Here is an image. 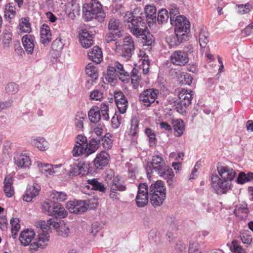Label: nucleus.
<instances>
[{"instance_id":"nucleus-63","label":"nucleus","mask_w":253,"mask_h":253,"mask_svg":"<svg viewBox=\"0 0 253 253\" xmlns=\"http://www.w3.org/2000/svg\"><path fill=\"white\" fill-rule=\"evenodd\" d=\"M90 98L91 100L100 101L103 98V94L98 90H94L90 93Z\"/></svg>"},{"instance_id":"nucleus-6","label":"nucleus","mask_w":253,"mask_h":253,"mask_svg":"<svg viewBox=\"0 0 253 253\" xmlns=\"http://www.w3.org/2000/svg\"><path fill=\"white\" fill-rule=\"evenodd\" d=\"M148 186L146 183H140L138 186L137 194L135 198L136 206L139 208L145 207L148 203Z\"/></svg>"},{"instance_id":"nucleus-13","label":"nucleus","mask_w":253,"mask_h":253,"mask_svg":"<svg viewBox=\"0 0 253 253\" xmlns=\"http://www.w3.org/2000/svg\"><path fill=\"white\" fill-rule=\"evenodd\" d=\"M115 103L120 113L124 114L128 107V100L124 93L121 91L114 92Z\"/></svg>"},{"instance_id":"nucleus-37","label":"nucleus","mask_w":253,"mask_h":253,"mask_svg":"<svg viewBox=\"0 0 253 253\" xmlns=\"http://www.w3.org/2000/svg\"><path fill=\"white\" fill-rule=\"evenodd\" d=\"M15 7L14 4L9 3L6 4L4 10V18L7 20H10L15 17Z\"/></svg>"},{"instance_id":"nucleus-8","label":"nucleus","mask_w":253,"mask_h":253,"mask_svg":"<svg viewBox=\"0 0 253 253\" xmlns=\"http://www.w3.org/2000/svg\"><path fill=\"white\" fill-rule=\"evenodd\" d=\"M158 95V90L154 88L144 90L139 95V100L146 107L150 106L155 102Z\"/></svg>"},{"instance_id":"nucleus-36","label":"nucleus","mask_w":253,"mask_h":253,"mask_svg":"<svg viewBox=\"0 0 253 253\" xmlns=\"http://www.w3.org/2000/svg\"><path fill=\"white\" fill-rule=\"evenodd\" d=\"M108 28L109 31L113 32H124L122 28L121 24L119 19L112 18L109 22Z\"/></svg>"},{"instance_id":"nucleus-40","label":"nucleus","mask_w":253,"mask_h":253,"mask_svg":"<svg viewBox=\"0 0 253 253\" xmlns=\"http://www.w3.org/2000/svg\"><path fill=\"white\" fill-rule=\"evenodd\" d=\"M64 44L61 42L60 39H56L54 40L52 44L51 48L52 50V54H55L56 57L59 56L60 52L63 48Z\"/></svg>"},{"instance_id":"nucleus-5","label":"nucleus","mask_w":253,"mask_h":253,"mask_svg":"<svg viewBox=\"0 0 253 253\" xmlns=\"http://www.w3.org/2000/svg\"><path fill=\"white\" fill-rule=\"evenodd\" d=\"M84 17L85 20L90 21L96 18L98 14L102 13V7L100 2L97 0H91L83 7Z\"/></svg>"},{"instance_id":"nucleus-29","label":"nucleus","mask_w":253,"mask_h":253,"mask_svg":"<svg viewBox=\"0 0 253 253\" xmlns=\"http://www.w3.org/2000/svg\"><path fill=\"white\" fill-rule=\"evenodd\" d=\"M105 179L109 186L112 185L121 183L118 176H116L114 171L109 169L106 171Z\"/></svg>"},{"instance_id":"nucleus-60","label":"nucleus","mask_w":253,"mask_h":253,"mask_svg":"<svg viewBox=\"0 0 253 253\" xmlns=\"http://www.w3.org/2000/svg\"><path fill=\"white\" fill-rule=\"evenodd\" d=\"M179 14V12L178 9L174 6H172V7L169 9V14L170 18V23L175 21V18L178 16H180Z\"/></svg>"},{"instance_id":"nucleus-51","label":"nucleus","mask_w":253,"mask_h":253,"mask_svg":"<svg viewBox=\"0 0 253 253\" xmlns=\"http://www.w3.org/2000/svg\"><path fill=\"white\" fill-rule=\"evenodd\" d=\"M110 137H111L110 134L108 133L99 138L100 139H101L102 141V144L105 149L109 150L112 147L113 140Z\"/></svg>"},{"instance_id":"nucleus-26","label":"nucleus","mask_w":253,"mask_h":253,"mask_svg":"<svg viewBox=\"0 0 253 253\" xmlns=\"http://www.w3.org/2000/svg\"><path fill=\"white\" fill-rule=\"evenodd\" d=\"M145 12L148 23H153L156 21L157 9L155 6L152 5H146Z\"/></svg>"},{"instance_id":"nucleus-1","label":"nucleus","mask_w":253,"mask_h":253,"mask_svg":"<svg viewBox=\"0 0 253 253\" xmlns=\"http://www.w3.org/2000/svg\"><path fill=\"white\" fill-rule=\"evenodd\" d=\"M217 169L220 177L216 174H212L211 185L216 194L222 195L230 189L231 182L235 177L236 172L233 169L226 166L217 167Z\"/></svg>"},{"instance_id":"nucleus-42","label":"nucleus","mask_w":253,"mask_h":253,"mask_svg":"<svg viewBox=\"0 0 253 253\" xmlns=\"http://www.w3.org/2000/svg\"><path fill=\"white\" fill-rule=\"evenodd\" d=\"M142 42L145 45L151 46L154 42V38L153 36L150 34L148 28L145 31V33H143V35H141Z\"/></svg>"},{"instance_id":"nucleus-10","label":"nucleus","mask_w":253,"mask_h":253,"mask_svg":"<svg viewBox=\"0 0 253 253\" xmlns=\"http://www.w3.org/2000/svg\"><path fill=\"white\" fill-rule=\"evenodd\" d=\"M88 205L83 201H70L66 204V208L70 212L75 214H81L86 211Z\"/></svg>"},{"instance_id":"nucleus-52","label":"nucleus","mask_w":253,"mask_h":253,"mask_svg":"<svg viewBox=\"0 0 253 253\" xmlns=\"http://www.w3.org/2000/svg\"><path fill=\"white\" fill-rule=\"evenodd\" d=\"M85 146L82 144H75L72 150V154L74 157H78L84 154L86 156V151Z\"/></svg>"},{"instance_id":"nucleus-4","label":"nucleus","mask_w":253,"mask_h":253,"mask_svg":"<svg viewBox=\"0 0 253 253\" xmlns=\"http://www.w3.org/2000/svg\"><path fill=\"white\" fill-rule=\"evenodd\" d=\"M192 91H188L187 89H182L178 93V99L175 104L174 110L178 113L183 114L185 113L188 107L191 104L192 99Z\"/></svg>"},{"instance_id":"nucleus-17","label":"nucleus","mask_w":253,"mask_h":253,"mask_svg":"<svg viewBox=\"0 0 253 253\" xmlns=\"http://www.w3.org/2000/svg\"><path fill=\"white\" fill-rule=\"evenodd\" d=\"M35 38L32 35H26L23 37L22 42L27 54H31L33 53L35 47Z\"/></svg>"},{"instance_id":"nucleus-31","label":"nucleus","mask_w":253,"mask_h":253,"mask_svg":"<svg viewBox=\"0 0 253 253\" xmlns=\"http://www.w3.org/2000/svg\"><path fill=\"white\" fill-rule=\"evenodd\" d=\"M174 130L175 135L177 137L181 136L185 130V124L181 119H177L172 123Z\"/></svg>"},{"instance_id":"nucleus-48","label":"nucleus","mask_w":253,"mask_h":253,"mask_svg":"<svg viewBox=\"0 0 253 253\" xmlns=\"http://www.w3.org/2000/svg\"><path fill=\"white\" fill-rule=\"evenodd\" d=\"M85 72L86 75L90 77L93 79L98 78V73L96 68L92 63H88L85 68Z\"/></svg>"},{"instance_id":"nucleus-33","label":"nucleus","mask_w":253,"mask_h":253,"mask_svg":"<svg viewBox=\"0 0 253 253\" xmlns=\"http://www.w3.org/2000/svg\"><path fill=\"white\" fill-rule=\"evenodd\" d=\"M150 195V202L153 206L155 207L162 205L166 197V194H157Z\"/></svg>"},{"instance_id":"nucleus-49","label":"nucleus","mask_w":253,"mask_h":253,"mask_svg":"<svg viewBox=\"0 0 253 253\" xmlns=\"http://www.w3.org/2000/svg\"><path fill=\"white\" fill-rule=\"evenodd\" d=\"M123 34L124 32L119 31L115 33L109 31L105 36V40L108 43L112 41H116L118 39L123 37Z\"/></svg>"},{"instance_id":"nucleus-56","label":"nucleus","mask_w":253,"mask_h":253,"mask_svg":"<svg viewBox=\"0 0 253 253\" xmlns=\"http://www.w3.org/2000/svg\"><path fill=\"white\" fill-rule=\"evenodd\" d=\"M70 233L69 226L64 223L61 224L60 227L57 229V233L59 236L67 237Z\"/></svg>"},{"instance_id":"nucleus-23","label":"nucleus","mask_w":253,"mask_h":253,"mask_svg":"<svg viewBox=\"0 0 253 253\" xmlns=\"http://www.w3.org/2000/svg\"><path fill=\"white\" fill-rule=\"evenodd\" d=\"M3 184V191L5 195L8 198L12 197L14 194L12 178L10 176L5 177Z\"/></svg>"},{"instance_id":"nucleus-14","label":"nucleus","mask_w":253,"mask_h":253,"mask_svg":"<svg viewBox=\"0 0 253 253\" xmlns=\"http://www.w3.org/2000/svg\"><path fill=\"white\" fill-rule=\"evenodd\" d=\"M14 164L19 169H29L31 165L29 156L25 154L17 153L14 157Z\"/></svg>"},{"instance_id":"nucleus-21","label":"nucleus","mask_w":253,"mask_h":253,"mask_svg":"<svg viewBox=\"0 0 253 253\" xmlns=\"http://www.w3.org/2000/svg\"><path fill=\"white\" fill-rule=\"evenodd\" d=\"M100 144V139L99 138H91L88 143L85 144L86 156L94 153L99 148Z\"/></svg>"},{"instance_id":"nucleus-24","label":"nucleus","mask_w":253,"mask_h":253,"mask_svg":"<svg viewBox=\"0 0 253 253\" xmlns=\"http://www.w3.org/2000/svg\"><path fill=\"white\" fill-rule=\"evenodd\" d=\"M38 166L39 167V169L42 173L46 176L50 175L56 172V170L55 169L59 168L58 166L50 164H45L42 163H39L37 162Z\"/></svg>"},{"instance_id":"nucleus-12","label":"nucleus","mask_w":253,"mask_h":253,"mask_svg":"<svg viewBox=\"0 0 253 253\" xmlns=\"http://www.w3.org/2000/svg\"><path fill=\"white\" fill-rule=\"evenodd\" d=\"M135 50L134 42L132 38L126 36L124 39L122 48V56L126 59L130 58Z\"/></svg>"},{"instance_id":"nucleus-44","label":"nucleus","mask_w":253,"mask_h":253,"mask_svg":"<svg viewBox=\"0 0 253 253\" xmlns=\"http://www.w3.org/2000/svg\"><path fill=\"white\" fill-rule=\"evenodd\" d=\"M179 83L181 85H190L192 83L193 78L191 75L187 73H182L178 76Z\"/></svg>"},{"instance_id":"nucleus-43","label":"nucleus","mask_w":253,"mask_h":253,"mask_svg":"<svg viewBox=\"0 0 253 253\" xmlns=\"http://www.w3.org/2000/svg\"><path fill=\"white\" fill-rule=\"evenodd\" d=\"M49 235L46 232H42L40 233L38 235L37 241L39 242L40 247H42L43 248L47 245V243L49 241Z\"/></svg>"},{"instance_id":"nucleus-16","label":"nucleus","mask_w":253,"mask_h":253,"mask_svg":"<svg viewBox=\"0 0 253 253\" xmlns=\"http://www.w3.org/2000/svg\"><path fill=\"white\" fill-rule=\"evenodd\" d=\"M188 38L185 34L175 33L172 34L166 38V41L170 47L180 44L181 42L186 41Z\"/></svg>"},{"instance_id":"nucleus-58","label":"nucleus","mask_w":253,"mask_h":253,"mask_svg":"<svg viewBox=\"0 0 253 253\" xmlns=\"http://www.w3.org/2000/svg\"><path fill=\"white\" fill-rule=\"evenodd\" d=\"M149 240L154 241L156 243L158 244L161 241V237L160 236V233L156 229H152L148 235Z\"/></svg>"},{"instance_id":"nucleus-25","label":"nucleus","mask_w":253,"mask_h":253,"mask_svg":"<svg viewBox=\"0 0 253 253\" xmlns=\"http://www.w3.org/2000/svg\"><path fill=\"white\" fill-rule=\"evenodd\" d=\"M110 187V193L109 196L113 200H119L120 199V194L117 191H124L126 189V186L122 183L112 185Z\"/></svg>"},{"instance_id":"nucleus-18","label":"nucleus","mask_w":253,"mask_h":253,"mask_svg":"<svg viewBox=\"0 0 253 253\" xmlns=\"http://www.w3.org/2000/svg\"><path fill=\"white\" fill-rule=\"evenodd\" d=\"M79 36L80 43L83 47L88 48L92 44V36L86 29H82Z\"/></svg>"},{"instance_id":"nucleus-53","label":"nucleus","mask_w":253,"mask_h":253,"mask_svg":"<svg viewBox=\"0 0 253 253\" xmlns=\"http://www.w3.org/2000/svg\"><path fill=\"white\" fill-rule=\"evenodd\" d=\"M140 80L137 70L133 69L131 72V80L134 88H137L139 85V82Z\"/></svg>"},{"instance_id":"nucleus-34","label":"nucleus","mask_w":253,"mask_h":253,"mask_svg":"<svg viewBox=\"0 0 253 253\" xmlns=\"http://www.w3.org/2000/svg\"><path fill=\"white\" fill-rule=\"evenodd\" d=\"M86 115L83 112H78L75 118V125L77 129L83 130Z\"/></svg>"},{"instance_id":"nucleus-20","label":"nucleus","mask_w":253,"mask_h":253,"mask_svg":"<svg viewBox=\"0 0 253 253\" xmlns=\"http://www.w3.org/2000/svg\"><path fill=\"white\" fill-rule=\"evenodd\" d=\"M35 235V232L33 230L27 229L21 233L19 240L22 245L26 246L30 244Z\"/></svg>"},{"instance_id":"nucleus-3","label":"nucleus","mask_w":253,"mask_h":253,"mask_svg":"<svg viewBox=\"0 0 253 253\" xmlns=\"http://www.w3.org/2000/svg\"><path fill=\"white\" fill-rule=\"evenodd\" d=\"M42 210L46 214L55 218H63L68 215V212L64 207L57 203L52 204L44 202L42 205Z\"/></svg>"},{"instance_id":"nucleus-61","label":"nucleus","mask_w":253,"mask_h":253,"mask_svg":"<svg viewBox=\"0 0 253 253\" xmlns=\"http://www.w3.org/2000/svg\"><path fill=\"white\" fill-rule=\"evenodd\" d=\"M252 6L249 3L245 5L241 4L238 5V12L241 14H244L249 13L251 9Z\"/></svg>"},{"instance_id":"nucleus-27","label":"nucleus","mask_w":253,"mask_h":253,"mask_svg":"<svg viewBox=\"0 0 253 253\" xmlns=\"http://www.w3.org/2000/svg\"><path fill=\"white\" fill-rule=\"evenodd\" d=\"M157 194H166V189L163 182L158 180L155 183L152 184L150 187V195Z\"/></svg>"},{"instance_id":"nucleus-64","label":"nucleus","mask_w":253,"mask_h":253,"mask_svg":"<svg viewBox=\"0 0 253 253\" xmlns=\"http://www.w3.org/2000/svg\"><path fill=\"white\" fill-rule=\"evenodd\" d=\"M189 253H201L199 245L198 243H194L190 244L188 250Z\"/></svg>"},{"instance_id":"nucleus-45","label":"nucleus","mask_w":253,"mask_h":253,"mask_svg":"<svg viewBox=\"0 0 253 253\" xmlns=\"http://www.w3.org/2000/svg\"><path fill=\"white\" fill-rule=\"evenodd\" d=\"M144 133L149 138L150 146H155L157 142V139L155 131L150 128H146L144 130Z\"/></svg>"},{"instance_id":"nucleus-22","label":"nucleus","mask_w":253,"mask_h":253,"mask_svg":"<svg viewBox=\"0 0 253 253\" xmlns=\"http://www.w3.org/2000/svg\"><path fill=\"white\" fill-rule=\"evenodd\" d=\"M88 56L90 60L93 62L98 64L102 60V53L101 48L97 46H94L88 53Z\"/></svg>"},{"instance_id":"nucleus-11","label":"nucleus","mask_w":253,"mask_h":253,"mask_svg":"<svg viewBox=\"0 0 253 253\" xmlns=\"http://www.w3.org/2000/svg\"><path fill=\"white\" fill-rule=\"evenodd\" d=\"M170 60L173 65L182 66L188 62L189 57L186 52L182 50H176L171 54Z\"/></svg>"},{"instance_id":"nucleus-7","label":"nucleus","mask_w":253,"mask_h":253,"mask_svg":"<svg viewBox=\"0 0 253 253\" xmlns=\"http://www.w3.org/2000/svg\"><path fill=\"white\" fill-rule=\"evenodd\" d=\"M170 24L174 26L175 33L185 34L188 38V34L190 31V26L189 21L186 17L178 16L175 18V21Z\"/></svg>"},{"instance_id":"nucleus-15","label":"nucleus","mask_w":253,"mask_h":253,"mask_svg":"<svg viewBox=\"0 0 253 253\" xmlns=\"http://www.w3.org/2000/svg\"><path fill=\"white\" fill-rule=\"evenodd\" d=\"M110 159L109 154L105 151H101L100 153L97 154L93 161L94 166L96 169H103L108 165Z\"/></svg>"},{"instance_id":"nucleus-50","label":"nucleus","mask_w":253,"mask_h":253,"mask_svg":"<svg viewBox=\"0 0 253 253\" xmlns=\"http://www.w3.org/2000/svg\"><path fill=\"white\" fill-rule=\"evenodd\" d=\"M10 224L11 225L12 236L14 238H15L20 228L19 219L17 218H12L10 220Z\"/></svg>"},{"instance_id":"nucleus-30","label":"nucleus","mask_w":253,"mask_h":253,"mask_svg":"<svg viewBox=\"0 0 253 253\" xmlns=\"http://www.w3.org/2000/svg\"><path fill=\"white\" fill-rule=\"evenodd\" d=\"M31 143L41 151H46L48 148V142L42 137L32 138Z\"/></svg>"},{"instance_id":"nucleus-39","label":"nucleus","mask_w":253,"mask_h":253,"mask_svg":"<svg viewBox=\"0 0 253 253\" xmlns=\"http://www.w3.org/2000/svg\"><path fill=\"white\" fill-rule=\"evenodd\" d=\"M88 118L93 123L98 122L101 119V114L98 107L91 108L88 113Z\"/></svg>"},{"instance_id":"nucleus-28","label":"nucleus","mask_w":253,"mask_h":253,"mask_svg":"<svg viewBox=\"0 0 253 253\" xmlns=\"http://www.w3.org/2000/svg\"><path fill=\"white\" fill-rule=\"evenodd\" d=\"M41 42L45 44L50 42L51 40V34L50 28L45 24L42 25L41 29Z\"/></svg>"},{"instance_id":"nucleus-54","label":"nucleus","mask_w":253,"mask_h":253,"mask_svg":"<svg viewBox=\"0 0 253 253\" xmlns=\"http://www.w3.org/2000/svg\"><path fill=\"white\" fill-rule=\"evenodd\" d=\"M80 174L84 175L87 174L88 172H91L90 170L89 163L88 162H79Z\"/></svg>"},{"instance_id":"nucleus-35","label":"nucleus","mask_w":253,"mask_h":253,"mask_svg":"<svg viewBox=\"0 0 253 253\" xmlns=\"http://www.w3.org/2000/svg\"><path fill=\"white\" fill-rule=\"evenodd\" d=\"M87 182L91 186V189L92 190L103 193L106 191V187L104 185L98 181L96 178L88 179Z\"/></svg>"},{"instance_id":"nucleus-59","label":"nucleus","mask_w":253,"mask_h":253,"mask_svg":"<svg viewBox=\"0 0 253 253\" xmlns=\"http://www.w3.org/2000/svg\"><path fill=\"white\" fill-rule=\"evenodd\" d=\"M5 90L8 94H13L18 91L19 86L18 84L14 83H10L7 84Z\"/></svg>"},{"instance_id":"nucleus-41","label":"nucleus","mask_w":253,"mask_h":253,"mask_svg":"<svg viewBox=\"0 0 253 253\" xmlns=\"http://www.w3.org/2000/svg\"><path fill=\"white\" fill-rule=\"evenodd\" d=\"M70 169L69 170V175L70 176H77L80 174L79 162L75 161L74 160H70L69 161Z\"/></svg>"},{"instance_id":"nucleus-57","label":"nucleus","mask_w":253,"mask_h":253,"mask_svg":"<svg viewBox=\"0 0 253 253\" xmlns=\"http://www.w3.org/2000/svg\"><path fill=\"white\" fill-rule=\"evenodd\" d=\"M115 65L117 75H120L124 77L129 76L128 72L125 71L122 64L117 61L115 62Z\"/></svg>"},{"instance_id":"nucleus-19","label":"nucleus","mask_w":253,"mask_h":253,"mask_svg":"<svg viewBox=\"0 0 253 253\" xmlns=\"http://www.w3.org/2000/svg\"><path fill=\"white\" fill-rule=\"evenodd\" d=\"M40 189V186L38 184H34L33 186H28L23 196V200L26 202H31L39 194Z\"/></svg>"},{"instance_id":"nucleus-2","label":"nucleus","mask_w":253,"mask_h":253,"mask_svg":"<svg viewBox=\"0 0 253 253\" xmlns=\"http://www.w3.org/2000/svg\"><path fill=\"white\" fill-rule=\"evenodd\" d=\"M146 170L148 175L155 172L166 179L169 185H172L174 177L172 169L166 165L163 158L160 156L156 155L153 156L152 162H148L147 164Z\"/></svg>"},{"instance_id":"nucleus-47","label":"nucleus","mask_w":253,"mask_h":253,"mask_svg":"<svg viewBox=\"0 0 253 253\" xmlns=\"http://www.w3.org/2000/svg\"><path fill=\"white\" fill-rule=\"evenodd\" d=\"M19 24L20 30L21 32L28 33L31 32V24L28 18H23Z\"/></svg>"},{"instance_id":"nucleus-38","label":"nucleus","mask_w":253,"mask_h":253,"mask_svg":"<svg viewBox=\"0 0 253 253\" xmlns=\"http://www.w3.org/2000/svg\"><path fill=\"white\" fill-rule=\"evenodd\" d=\"M209 42V33L204 29H202L199 35V42L201 48H204Z\"/></svg>"},{"instance_id":"nucleus-46","label":"nucleus","mask_w":253,"mask_h":253,"mask_svg":"<svg viewBox=\"0 0 253 253\" xmlns=\"http://www.w3.org/2000/svg\"><path fill=\"white\" fill-rule=\"evenodd\" d=\"M138 120L135 118H132L131 120L129 135L133 137L136 136L138 132Z\"/></svg>"},{"instance_id":"nucleus-55","label":"nucleus","mask_w":253,"mask_h":253,"mask_svg":"<svg viewBox=\"0 0 253 253\" xmlns=\"http://www.w3.org/2000/svg\"><path fill=\"white\" fill-rule=\"evenodd\" d=\"M169 18L168 11L165 9H162L158 14L157 20L159 23H163L168 21Z\"/></svg>"},{"instance_id":"nucleus-9","label":"nucleus","mask_w":253,"mask_h":253,"mask_svg":"<svg viewBox=\"0 0 253 253\" xmlns=\"http://www.w3.org/2000/svg\"><path fill=\"white\" fill-rule=\"evenodd\" d=\"M128 26L131 33L138 38H140L141 35H143V33H145L147 28L140 16L136 17L135 20H133L131 24H129Z\"/></svg>"},{"instance_id":"nucleus-62","label":"nucleus","mask_w":253,"mask_h":253,"mask_svg":"<svg viewBox=\"0 0 253 253\" xmlns=\"http://www.w3.org/2000/svg\"><path fill=\"white\" fill-rule=\"evenodd\" d=\"M232 246L230 247V249L234 253H246L245 250L241 246L238 245L236 241H232Z\"/></svg>"},{"instance_id":"nucleus-32","label":"nucleus","mask_w":253,"mask_h":253,"mask_svg":"<svg viewBox=\"0 0 253 253\" xmlns=\"http://www.w3.org/2000/svg\"><path fill=\"white\" fill-rule=\"evenodd\" d=\"M50 197L54 201L63 202L67 199V194L63 191L52 190L50 193Z\"/></svg>"}]
</instances>
